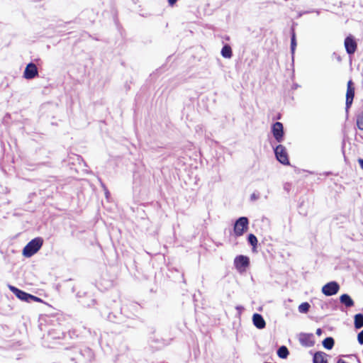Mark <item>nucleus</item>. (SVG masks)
Instances as JSON below:
<instances>
[{
    "label": "nucleus",
    "instance_id": "9b49d317",
    "mask_svg": "<svg viewBox=\"0 0 363 363\" xmlns=\"http://www.w3.org/2000/svg\"><path fill=\"white\" fill-rule=\"evenodd\" d=\"M234 264L238 269L247 267L250 264V259L245 255H238L235 258Z\"/></svg>",
    "mask_w": 363,
    "mask_h": 363
},
{
    "label": "nucleus",
    "instance_id": "c85d7f7f",
    "mask_svg": "<svg viewBox=\"0 0 363 363\" xmlns=\"http://www.w3.org/2000/svg\"><path fill=\"white\" fill-rule=\"evenodd\" d=\"M72 361H75V358L74 357H72L71 359Z\"/></svg>",
    "mask_w": 363,
    "mask_h": 363
},
{
    "label": "nucleus",
    "instance_id": "39448f33",
    "mask_svg": "<svg viewBox=\"0 0 363 363\" xmlns=\"http://www.w3.org/2000/svg\"><path fill=\"white\" fill-rule=\"evenodd\" d=\"M339 289V284L335 281H333L327 283L322 287V293L325 296H330L336 294Z\"/></svg>",
    "mask_w": 363,
    "mask_h": 363
},
{
    "label": "nucleus",
    "instance_id": "f257e3e1",
    "mask_svg": "<svg viewBox=\"0 0 363 363\" xmlns=\"http://www.w3.org/2000/svg\"><path fill=\"white\" fill-rule=\"evenodd\" d=\"M43 240L38 237L30 240L23 248V255L26 257H30L35 254L42 247Z\"/></svg>",
    "mask_w": 363,
    "mask_h": 363
},
{
    "label": "nucleus",
    "instance_id": "1a4fd4ad",
    "mask_svg": "<svg viewBox=\"0 0 363 363\" xmlns=\"http://www.w3.org/2000/svg\"><path fill=\"white\" fill-rule=\"evenodd\" d=\"M354 96V88L352 86V82L350 80L347 83V89L346 93V111L351 106Z\"/></svg>",
    "mask_w": 363,
    "mask_h": 363
},
{
    "label": "nucleus",
    "instance_id": "423d86ee",
    "mask_svg": "<svg viewBox=\"0 0 363 363\" xmlns=\"http://www.w3.org/2000/svg\"><path fill=\"white\" fill-rule=\"evenodd\" d=\"M272 132L275 140L278 143H281L284 140V127L280 122H276L272 125Z\"/></svg>",
    "mask_w": 363,
    "mask_h": 363
},
{
    "label": "nucleus",
    "instance_id": "f03ea898",
    "mask_svg": "<svg viewBox=\"0 0 363 363\" xmlns=\"http://www.w3.org/2000/svg\"><path fill=\"white\" fill-rule=\"evenodd\" d=\"M10 290L21 300L25 301L26 302H31V301H36V302H41L42 300L33 295H31L30 294H28L25 291H23L18 289H17L15 286H9Z\"/></svg>",
    "mask_w": 363,
    "mask_h": 363
},
{
    "label": "nucleus",
    "instance_id": "bb28decb",
    "mask_svg": "<svg viewBox=\"0 0 363 363\" xmlns=\"http://www.w3.org/2000/svg\"><path fill=\"white\" fill-rule=\"evenodd\" d=\"M358 162H359L361 168L363 169V159H359Z\"/></svg>",
    "mask_w": 363,
    "mask_h": 363
},
{
    "label": "nucleus",
    "instance_id": "a211bd4d",
    "mask_svg": "<svg viewBox=\"0 0 363 363\" xmlns=\"http://www.w3.org/2000/svg\"><path fill=\"white\" fill-rule=\"evenodd\" d=\"M289 354V350L286 346H281L277 350V355L282 359L286 358Z\"/></svg>",
    "mask_w": 363,
    "mask_h": 363
},
{
    "label": "nucleus",
    "instance_id": "6e6552de",
    "mask_svg": "<svg viewBox=\"0 0 363 363\" xmlns=\"http://www.w3.org/2000/svg\"><path fill=\"white\" fill-rule=\"evenodd\" d=\"M345 47L349 55H352L355 52L357 45L352 35H349L345 39Z\"/></svg>",
    "mask_w": 363,
    "mask_h": 363
},
{
    "label": "nucleus",
    "instance_id": "ddd939ff",
    "mask_svg": "<svg viewBox=\"0 0 363 363\" xmlns=\"http://www.w3.org/2000/svg\"><path fill=\"white\" fill-rule=\"evenodd\" d=\"M325 353L323 352H317L313 355V363H328L325 359Z\"/></svg>",
    "mask_w": 363,
    "mask_h": 363
},
{
    "label": "nucleus",
    "instance_id": "0eeeda50",
    "mask_svg": "<svg viewBox=\"0 0 363 363\" xmlns=\"http://www.w3.org/2000/svg\"><path fill=\"white\" fill-rule=\"evenodd\" d=\"M38 75V71L36 65L33 62L28 64L23 72L24 78L26 79H32Z\"/></svg>",
    "mask_w": 363,
    "mask_h": 363
},
{
    "label": "nucleus",
    "instance_id": "2eb2a0df",
    "mask_svg": "<svg viewBox=\"0 0 363 363\" xmlns=\"http://www.w3.org/2000/svg\"><path fill=\"white\" fill-rule=\"evenodd\" d=\"M354 327L357 329H360L363 327V315L358 313L354 315Z\"/></svg>",
    "mask_w": 363,
    "mask_h": 363
},
{
    "label": "nucleus",
    "instance_id": "dca6fc26",
    "mask_svg": "<svg viewBox=\"0 0 363 363\" xmlns=\"http://www.w3.org/2000/svg\"><path fill=\"white\" fill-rule=\"evenodd\" d=\"M221 55L225 58H230L232 57V49L230 46L225 45L221 50Z\"/></svg>",
    "mask_w": 363,
    "mask_h": 363
},
{
    "label": "nucleus",
    "instance_id": "4be33fe9",
    "mask_svg": "<svg viewBox=\"0 0 363 363\" xmlns=\"http://www.w3.org/2000/svg\"><path fill=\"white\" fill-rule=\"evenodd\" d=\"M357 125L359 129L363 130V113H361L357 116Z\"/></svg>",
    "mask_w": 363,
    "mask_h": 363
},
{
    "label": "nucleus",
    "instance_id": "412c9836",
    "mask_svg": "<svg viewBox=\"0 0 363 363\" xmlns=\"http://www.w3.org/2000/svg\"><path fill=\"white\" fill-rule=\"evenodd\" d=\"M248 242L252 246L255 247L257 244V239L256 236L253 234H250L247 238Z\"/></svg>",
    "mask_w": 363,
    "mask_h": 363
},
{
    "label": "nucleus",
    "instance_id": "5701e85b",
    "mask_svg": "<svg viewBox=\"0 0 363 363\" xmlns=\"http://www.w3.org/2000/svg\"><path fill=\"white\" fill-rule=\"evenodd\" d=\"M357 340L360 345H363V330L357 335Z\"/></svg>",
    "mask_w": 363,
    "mask_h": 363
},
{
    "label": "nucleus",
    "instance_id": "9d476101",
    "mask_svg": "<svg viewBox=\"0 0 363 363\" xmlns=\"http://www.w3.org/2000/svg\"><path fill=\"white\" fill-rule=\"evenodd\" d=\"M299 342L305 347H312L314 345L313 335L312 333H301Z\"/></svg>",
    "mask_w": 363,
    "mask_h": 363
},
{
    "label": "nucleus",
    "instance_id": "a878e982",
    "mask_svg": "<svg viewBox=\"0 0 363 363\" xmlns=\"http://www.w3.org/2000/svg\"><path fill=\"white\" fill-rule=\"evenodd\" d=\"M178 0H168L169 6H173Z\"/></svg>",
    "mask_w": 363,
    "mask_h": 363
},
{
    "label": "nucleus",
    "instance_id": "aec40b11",
    "mask_svg": "<svg viewBox=\"0 0 363 363\" xmlns=\"http://www.w3.org/2000/svg\"><path fill=\"white\" fill-rule=\"evenodd\" d=\"M310 304L307 302H303L298 306V311L301 313H307L310 309Z\"/></svg>",
    "mask_w": 363,
    "mask_h": 363
},
{
    "label": "nucleus",
    "instance_id": "cd10ccee",
    "mask_svg": "<svg viewBox=\"0 0 363 363\" xmlns=\"http://www.w3.org/2000/svg\"><path fill=\"white\" fill-rule=\"evenodd\" d=\"M236 309H237V310H238V311H241V310H242V309H243V307H242V306H237V307H236Z\"/></svg>",
    "mask_w": 363,
    "mask_h": 363
},
{
    "label": "nucleus",
    "instance_id": "6ab92c4d",
    "mask_svg": "<svg viewBox=\"0 0 363 363\" xmlns=\"http://www.w3.org/2000/svg\"><path fill=\"white\" fill-rule=\"evenodd\" d=\"M296 47V35H295L294 30H292L291 38V51L292 55L294 54Z\"/></svg>",
    "mask_w": 363,
    "mask_h": 363
},
{
    "label": "nucleus",
    "instance_id": "f8f14e48",
    "mask_svg": "<svg viewBox=\"0 0 363 363\" xmlns=\"http://www.w3.org/2000/svg\"><path fill=\"white\" fill-rule=\"evenodd\" d=\"M252 322L254 325L258 329H263L265 328L266 323L262 315L255 313L252 316Z\"/></svg>",
    "mask_w": 363,
    "mask_h": 363
},
{
    "label": "nucleus",
    "instance_id": "20e7f679",
    "mask_svg": "<svg viewBox=\"0 0 363 363\" xmlns=\"http://www.w3.org/2000/svg\"><path fill=\"white\" fill-rule=\"evenodd\" d=\"M274 153L277 160L283 164H289V161L286 150L284 146L281 145H277L274 148Z\"/></svg>",
    "mask_w": 363,
    "mask_h": 363
},
{
    "label": "nucleus",
    "instance_id": "7ed1b4c3",
    "mask_svg": "<svg viewBox=\"0 0 363 363\" xmlns=\"http://www.w3.org/2000/svg\"><path fill=\"white\" fill-rule=\"evenodd\" d=\"M249 221L247 217H240L239 218L234 224V233L236 237H240L243 235V233L248 228Z\"/></svg>",
    "mask_w": 363,
    "mask_h": 363
},
{
    "label": "nucleus",
    "instance_id": "4468645a",
    "mask_svg": "<svg viewBox=\"0 0 363 363\" xmlns=\"http://www.w3.org/2000/svg\"><path fill=\"white\" fill-rule=\"evenodd\" d=\"M340 302L346 307H352L354 306V301L348 294H342L340 297Z\"/></svg>",
    "mask_w": 363,
    "mask_h": 363
},
{
    "label": "nucleus",
    "instance_id": "f3484780",
    "mask_svg": "<svg viewBox=\"0 0 363 363\" xmlns=\"http://www.w3.org/2000/svg\"><path fill=\"white\" fill-rule=\"evenodd\" d=\"M334 344V339L331 337H326L323 341V345L327 350H331L333 347Z\"/></svg>",
    "mask_w": 363,
    "mask_h": 363
},
{
    "label": "nucleus",
    "instance_id": "b1692460",
    "mask_svg": "<svg viewBox=\"0 0 363 363\" xmlns=\"http://www.w3.org/2000/svg\"><path fill=\"white\" fill-rule=\"evenodd\" d=\"M259 199V195L255 194V193H253L251 196H250V199L252 201H255V200H257Z\"/></svg>",
    "mask_w": 363,
    "mask_h": 363
},
{
    "label": "nucleus",
    "instance_id": "393cba45",
    "mask_svg": "<svg viewBox=\"0 0 363 363\" xmlns=\"http://www.w3.org/2000/svg\"><path fill=\"white\" fill-rule=\"evenodd\" d=\"M316 333V335H318V336L321 335H322V333H323V330H322V329H321V328H318V329L316 330V333Z\"/></svg>",
    "mask_w": 363,
    "mask_h": 363
}]
</instances>
